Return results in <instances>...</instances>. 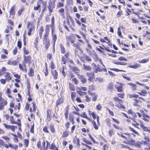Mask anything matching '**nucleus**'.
Here are the masks:
<instances>
[{"instance_id": "ddd939ff", "label": "nucleus", "mask_w": 150, "mask_h": 150, "mask_svg": "<svg viewBox=\"0 0 150 150\" xmlns=\"http://www.w3.org/2000/svg\"><path fill=\"white\" fill-rule=\"evenodd\" d=\"M55 6L54 3H53L51 0H50V1L48 3V6L50 13L51 14L53 12V9L55 8Z\"/></svg>"}, {"instance_id": "cd10ccee", "label": "nucleus", "mask_w": 150, "mask_h": 150, "mask_svg": "<svg viewBox=\"0 0 150 150\" xmlns=\"http://www.w3.org/2000/svg\"><path fill=\"white\" fill-rule=\"evenodd\" d=\"M141 128L144 131L150 133V129L148 127H146L144 126L142 122H141L139 125Z\"/></svg>"}, {"instance_id": "7c9ffc66", "label": "nucleus", "mask_w": 150, "mask_h": 150, "mask_svg": "<svg viewBox=\"0 0 150 150\" xmlns=\"http://www.w3.org/2000/svg\"><path fill=\"white\" fill-rule=\"evenodd\" d=\"M33 9L35 11H38L40 13L41 10V5L37 2V5L34 6Z\"/></svg>"}, {"instance_id": "338daca9", "label": "nucleus", "mask_w": 150, "mask_h": 150, "mask_svg": "<svg viewBox=\"0 0 150 150\" xmlns=\"http://www.w3.org/2000/svg\"><path fill=\"white\" fill-rule=\"evenodd\" d=\"M6 71V69L5 67H3L0 70V75H3L4 73V72Z\"/></svg>"}, {"instance_id": "ea45409f", "label": "nucleus", "mask_w": 150, "mask_h": 150, "mask_svg": "<svg viewBox=\"0 0 150 150\" xmlns=\"http://www.w3.org/2000/svg\"><path fill=\"white\" fill-rule=\"evenodd\" d=\"M145 113H142V119L145 121L148 122L150 119V117L148 115H146Z\"/></svg>"}, {"instance_id": "473e14b6", "label": "nucleus", "mask_w": 150, "mask_h": 150, "mask_svg": "<svg viewBox=\"0 0 150 150\" xmlns=\"http://www.w3.org/2000/svg\"><path fill=\"white\" fill-rule=\"evenodd\" d=\"M143 12V10L142 9L139 10L136 13H133L134 14L136 15L139 19H145L143 17H140V13H142Z\"/></svg>"}, {"instance_id": "412c9836", "label": "nucleus", "mask_w": 150, "mask_h": 150, "mask_svg": "<svg viewBox=\"0 0 150 150\" xmlns=\"http://www.w3.org/2000/svg\"><path fill=\"white\" fill-rule=\"evenodd\" d=\"M97 124H96V122L94 121H92V123L94 129L95 130H97L98 129V126L100 125V122L99 121V117L98 116H97Z\"/></svg>"}, {"instance_id": "2eb2a0df", "label": "nucleus", "mask_w": 150, "mask_h": 150, "mask_svg": "<svg viewBox=\"0 0 150 150\" xmlns=\"http://www.w3.org/2000/svg\"><path fill=\"white\" fill-rule=\"evenodd\" d=\"M80 59L83 62H84V61L90 62L91 61V59L89 56L85 54L82 55L80 57Z\"/></svg>"}, {"instance_id": "2f4dec72", "label": "nucleus", "mask_w": 150, "mask_h": 150, "mask_svg": "<svg viewBox=\"0 0 150 150\" xmlns=\"http://www.w3.org/2000/svg\"><path fill=\"white\" fill-rule=\"evenodd\" d=\"M58 12L63 18H65V9L64 8H60L58 10Z\"/></svg>"}, {"instance_id": "4c0bfd02", "label": "nucleus", "mask_w": 150, "mask_h": 150, "mask_svg": "<svg viewBox=\"0 0 150 150\" xmlns=\"http://www.w3.org/2000/svg\"><path fill=\"white\" fill-rule=\"evenodd\" d=\"M73 142L74 144H76L78 146H80V140L77 137H75L73 139Z\"/></svg>"}, {"instance_id": "49530a36", "label": "nucleus", "mask_w": 150, "mask_h": 150, "mask_svg": "<svg viewBox=\"0 0 150 150\" xmlns=\"http://www.w3.org/2000/svg\"><path fill=\"white\" fill-rule=\"evenodd\" d=\"M83 69L84 70L89 71L91 70V67L89 65H87L83 64Z\"/></svg>"}, {"instance_id": "c9c22d12", "label": "nucleus", "mask_w": 150, "mask_h": 150, "mask_svg": "<svg viewBox=\"0 0 150 150\" xmlns=\"http://www.w3.org/2000/svg\"><path fill=\"white\" fill-rule=\"evenodd\" d=\"M100 41L102 43H107L109 44L110 42L109 39L107 37H105L104 38H100Z\"/></svg>"}, {"instance_id": "bf43d9fd", "label": "nucleus", "mask_w": 150, "mask_h": 150, "mask_svg": "<svg viewBox=\"0 0 150 150\" xmlns=\"http://www.w3.org/2000/svg\"><path fill=\"white\" fill-rule=\"evenodd\" d=\"M77 92L79 96H81L85 95L86 94V92L82 91L80 90L77 91Z\"/></svg>"}, {"instance_id": "c85d7f7f", "label": "nucleus", "mask_w": 150, "mask_h": 150, "mask_svg": "<svg viewBox=\"0 0 150 150\" xmlns=\"http://www.w3.org/2000/svg\"><path fill=\"white\" fill-rule=\"evenodd\" d=\"M4 77L5 78V79L7 82H9L12 79V76L8 72H6L5 73Z\"/></svg>"}, {"instance_id": "e2e57ef3", "label": "nucleus", "mask_w": 150, "mask_h": 150, "mask_svg": "<svg viewBox=\"0 0 150 150\" xmlns=\"http://www.w3.org/2000/svg\"><path fill=\"white\" fill-rule=\"evenodd\" d=\"M102 71V69L101 68L99 67V65H98L97 68L94 71V72L95 73H97L98 72H101Z\"/></svg>"}, {"instance_id": "4d7b16f0", "label": "nucleus", "mask_w": 150, "mask_h": 150, "mask_svg": "<svg viewBox=\"0 0 150 150\" xmlns=\"http://www.w3.org/2000/svg\"><path fill=\"white\" fill-rule=\"evenodd\" d=\"M123 115L126 117L132 119H133V116L132 115V114H125V113H123Z\"/></svg>"}, {"instance_id": "72a5a7b5", "label": "nucleus", "mask_w": 150, "mask_h": 150, "mask_svg": "<svg viewBox=\"0 0 150 150\" xmlns=\"http://www.w3.org/2000/svg\"><path fill=\"white\" fill-rule=\"evenodd\" d=\"M51 72L54 79V80L57 79L58 77V73L57 71L56 70H52Z\"/></svg>"}, {"instance_id": "dca6fc26", "label": "nucleus", "mask_w": 150, "mask_h": 150, "mask_svg": "<svg viewBox=\"0 0 150 150\" xmlns=\"http://www.w3.org/2000/svg\"><path fill=\"white\" fill-rule=\"evenodd\" d=\"M86 74L88 77V80L90 82H92L95 78L94 74L93 72H86Z\"/></svg>"}, {"instance_id": "5fc2aeb1", "label": "nucleus", "mask_w": 150, "mask_h": 150, "mask_svg": "<svg viewBox=\"0 0 150 150\" xmlns=\"http://www.w3.org/2000/svg\"><path fill=\"white\" fill-rule=\"evenodd\" d=\"M64 2H59L57 4L56 7L57 8H60L63 7L64 6Z\"/></svg>"}, {"instance_id": "864d4df0", "label": "nucleus", "mask_w": 150, "mask_h": 150, "mask_svg": "<svg viewBox=\"0 0 150 150\" xmlns=\"http://www.w3.org/2000/svg\"><path fill=\"white\" fill-rule=\"evenodd\" d=\"M79 76V78L80 79L81 82L83 83H85L86 82L87 79L86 78H84L82 76L80 75V76Z\"/></svg>"}, {"instance_id": "c756f323", "label": "nucleus", "mask_w": 150, "mask_h": 150, "mask_svg": "<svg viewBox=\"0 0 150 150\" xmlns=\"http://www.w3.org/2000/svg\"><path fill=\"white\" fill-rule=\"evenodd\" d=\"M7 64L8 65L15 66L18 64V62L16 60L11 61V60H9L8 61Z\"/></svg>"}, {"instance_id": "774afa93", "label": "nucleus", "mask_w": 150, "mask_h": 150, "mask_svg": "<svg viewBox=\"0 0 150 150\" xmlns=\"http://www.w3.org/2000/svg\"><path fill=\"white\" fill-rule=\"evenodd\" d=\"M69 133L67 131H65L63 132V134L62 136V138H65L68 137V136L69 135Z\"/></svg>"}, {"instance_id": "79ce46f5", "label": "nucleus", "mask_w": 150, "mask_h": 150, "mask_svg": "<svg viewBox=\"0 0 150 150\" xmlns=\"http://www.w3.org/2000/svg\"><path fill=\"white\" fill-rule=\"evenodd\" d=\"M119 148L120 149H125L129 150L130 148L129 146L127 145L123 144H120L118 145Z\"/></svg>"}, {"instance_id": "680f3d73", "label": "nucleus", "mask_w": 150, "mask_h": 150, "mask_svg": "<svg viewBox=\"0 0 150 150\" xmlns=\"http://www.w3.org/2000/svg\"><path fill=\"white\" fill-rule=\"evenodd\" d=\"M88 136L89 138H90L91 140V141H92L94 144H98V142L95 141V140H94V139L92 137L91 135V134L90 133L88 134Z\"/></svg>"}, {"instance_id": "09e8293b", "label": "nucleus", "mask_w": 150, "mask_h": 150, "mask_svg": "<svg viewBox=\"0 0 150 150\" xmlns=\"http://www.w3.org/2000/svg\"><path fill=\"white\" fill-rule=\"evenodd\" d=\"M25 9L24 7H22L17 12V15L18 16H20L21 15L22 13L24 12Z\"/></svg>"}, {"instance_id": "b1692460", "label": "nucleus", "mask_w": 150, "mask_h": 150, "mask_svg": "<svg viewBox=\"0 0 150 150\" xmlns=\"http://www.w3.org/2000/svg\"><path fill=\"white\" fill-rule=\"evenodd\" d=\"M24 59L23 61L25 62L26 64L28 63L29 64H30L32 58L31 56L30 55H28L27 56L24 55Z\"/></svg>"}, {"instance_id": "052dcab7", "label": "nucleus", "mask_w": 150, "mask_h": 150, "mask_svg": "<svg viewBox=\"0 0 150 150\" xmlns=\"http://www.w3.org/2000/svg\"><path fill=\"white\" fill-rule=\"evenodd\" d=\"M12 135L13 136L14 138L13 139V140L14 141V142L16 143H17L18 142V138L17 135L16 134H14L13 133H11Z\"/></svg>"}, {"instance_id": "a19ab883", "label": "nucleus", "mask_w": 150, "mask_h": 150, "mask_svg": "<svg viewBox=\"0 0 150 150\" xmlns=\"http://www.w3.org/2000/svg\"><path fill=\"white\" fill-rule=\"evenodd\" d=\"M14 76L16 78L15 79V81L16 82L20 83L21 82V76L19 75L18 74H16L14 75Z\"/></svg>"}, {"instance_id": "7ed1b4c3", "label": "nucleus", "mask_w": 150, "mask_h": 150, "mask_svg": "<svg viewBox=\"0 0 150 150\" xmlns=\"http://www.w3.org/2000/svg\"><path fill=\"white\" fill-rule=\"evenodd\" d=\"M27 27L28 29V35L29 36H30L32 34V33L34 32L35 31V25L30 22H28Z\"/></svg>"}, {"instance_id": "8fccbe9b", "label": "nucleus", "mask_w": 150, "mask_h": 150, "mask_svg": "<svg viewBox=\"0 0 150 150\" xmlns=\"http://www.w3.org/2000/svg\"><path fill=\"white\" fill-rule=\"evenodd\" d=\"M138 93L141 96H145L147 94V92L145 90L143 89L141 91V92H138Z\"/></svg>"}, {"instance_id": "5701e85b", "label": "nucleus", "mask_w": 150, "mask_h": 150, "mask_svg": "<svg viewBox=\"0 0 150 150\" xmlns=\"http://www.w3.org/2000/svg\"><path fill=\"white\" fill-rule=\"evenodd\" d=\"M143 144V142L139 141L136 142L135 140L134 139L133 142H132L131 145L134 146L136 147L140 148L141 146Z\"/></svg>"}, {"instance_id": "6ab92c4d", "label": "nucleus", "mask_w": 150, "mask_h": 150, "mask_svg": "<svg viewBox=\"0 0 150 150\" xmlns=\"http://www.w3.org/2000/svg\"><path fill=\"white\" fill-rule=\"evenodd\" d=\"M83 51L81 48L79 49H75V56H78L80 58L81 56L83 54Z\"/></svg>"}, {"instance_id": "e433bc0d", "label": "nucleus", "mask_w": 150, "mask_h": 150, "mask_svg": "<svg viewBox=\"0 0 150 150\" xmlns=\"http://www.w3.org/2000/svg\"><path fill=\"white\" fill-rule=\"evenodd\" d=\"M63 102V99L62 97H60L56 101V106L58 107L59 105L61 104Z\"/></svg>"}, {"instance_id": "423d86ee", "label": "nucleus", "mask_w": 150, "mask_h": 150, "mask_svg": "<svg viewBox=\"0 0 150 150\" xmlns=\"http://www.w3.org/2000/svg\"><path fill=\"white\" fill-rule=\"evenodd\" d=\"M3 93L0 92V110L4 109V106L6 105L8 103L7 101L2 97Z\"/></svg>"}, {"instance_id": "0eeeda50", "label": "nucleus", "mask_w": 150, "mask_h": 150, "mask_svg": "<svg viewBox=\"0 0 150 150\" xmlns=\"http://www.w3.org/2000/svg\"><path fill=\"white\" fill-rule=\"evenodd\" d=\"M138 99H134L133 105L140 107L142 105V100L145 101L144 99L141 97H138Z\"/></svg>"}, {"instance_id": "4468645a", "label": "nucleus", "mask_w": 150, "mask_h": 150, "mask_svg": "<svg viewBox=\"0 0 150 150\" xmlns=\"http://www.w3.org/2000/svg\"><path fill=\"white\" fill-rule=\"evenodd\" d=\"M66 39L67 41H69L71 44L74 43L76 40V38L73 34H71L68 36H66Z\"/></svg>"}, {"instance_id": "0e129e2a", "label": "nucleus", "mask_w": 150, "mask_h": 150, "mask_svg": "<svg viewBox=\"0 0 150 150\" xmlns=\"http://www.w3.org/2000/svg\"><path fill=\"white\" fill-rule=\"evenodd\" d=\"M23 142L25 146L26 147H27L29 143V139H24Z\"/></svg>"}, {"instance_id": "393cba45", "label": "nucleus", "mask_w": 150, "mask_h": 150, "mask_svg": "<svg viewBox=\"0 0 150 150\" xmlns=\"http://www.w3.org/2000/svg\"><path fill=\"white\" fill-rule=\"evenodd\" d=\"M144 141H142L143 144L144 145H150V139L149 137L148 136H145L144 137Z\"/></svg>"}, {"instance_id": "9b49d317", "label": "nucleus", "mask_w": 150, "mask_h": 150, "mask_svg": "<svg viewBox=\"0 0 150 150\" xmlns=\"http://www.w3.org/2000/svg\"><path fill=\"white\" fill-rule=\"evenodd\" d=\"M26 64L25 62L23 61L22 63L19 64L18 66L19 69L22 72L25 73H27V71Z\"/></svg>"}, {"instance_id": "20e7f679", "label": "nucleus", "mask_w": 150, "mask_h": 150, "mask_svg": "<svg viewBox=\"0 0 150 150\" xmlns=\"http://www.w3.org/2000/svg\"><path fill=\"white\" fill-rule=\"evenodd\" d=\"M113 100L115 101L116 103H115V106L119 108H122L124 109H125V106L122 105L121 103L123 102L122 100L120 99L118 97L115 96L113 98Z\"/></svg>"}, {"instance_id": "a878e982", "label": "nucleus", "mask_w": 150, "mask_h": 150, "mask_svg": "<svg viewBox=\"0 0 150 150\" xmlns=\"http://www.w3.org/2000/svg\"><path fill=\"white\" fill-rule=\"evenodd\" d=\"M16 6H12L9 11V15L10 16H13L12 18L13 19L14 18V16L15 15L16 12H15Z\"/></svg>"}, {"instance_id": "bb28decb", "label": "nucleus", "mask_w": 150, "mask_h": 150, "mask_svg": "<svg viewBox=\"0 0 150 150\" xmlns=\"http://www.w3.org/2000/svg\"><path fill=\"white\" fill-rule=\"evenodd\" d=\"M127 85L129 86L130 88L133 91H135L137 90V86L135 84L130 82L127 84Z\"/></svg>"}, {"instance_id": "9d476101", "label": "nucleus", "mask_w": 150, "mask_h": 150, "mask_svg": "<svg viewBox=\"0 0 150 150\" xmlns=\"http://www.w3.org/2000/svg\"><path fill=\"white\" fill-rule=\"evenodd\" d=\"M83 141L85 143H81V144L87 147L88 149L91 150L92 149V147L88 145H92V142L89 140H88L85 138L83 139Z\"/></svg>"}, {"instance_id": "c03bdc74", "label": "nucleus", "mask_w": 150, "mask_h": 150, "mask_svg": "<svg viewBox=\"0 0 150 150\" xmlns=\"http://www.w3.org/2000/svg\"><path fill=\"white\" fill-rule=\"evenodd\" d=\"M37 2L42 6L47 5V1L46 0H38Z\"/></svg>"}, {"instance_id": "aec40b11", "label": "nucleus", "mask_w": 150, "mask_h": 150, "mask_svg": "<svg viewBox=\"0 0 150 150\" xmlns=\"http://www.w3.org/2000/svg\"><path fill=\"white\" fill-rule=\"evenodd\" d=\"M5 148L6 149H8L9 147H10L11 149H17L18 148V146L17 144L14 145L11 143H9L8 144H6L5 145Z\"/></svg>"}, {"instance_id": "13d9d810", "label": "nucleus", "mask_w": 150, "mask_h": 150, "mask_svg": "<svg viewBox=\"0 0 150 150\" xmlns=\"http://www.w3.org/2000/svg\"><path fill=\"white\" fill-rule=\"evenodd\" d=\"M37 146L38 148L40 150H43V148L41 146V141L40 139L37 142Z\"/></svg>"}, {"instance_id": "a211bd4d", "label": "nucleus", "mask_w": 150, "mask_h": 150, "mask_svg": "<svg viewBox=\"0 0 150 150\" xmlns=\"http://www.w3.org/2000/svg\"><path fill=\"white\" fill-rule=\"evenodd\" d=\"M3 125L4 127L8 130L11 129V131L13 132L15 131V128H17V127L16 126H14L13 125H8L6 123H4Z\"/></svg>"}, {"instance_id": "6e6d98bb", "label": "nucleus", "mask_w": 150, "mask_h": 150, "mask_svg": "<svg viewBox=\"0 0 150 150\" xmlns=\"http://www.w3.org/2000/svg\"><path fill=\"white\" fill-rule=\"evenodd\" d=\"M76 94V93L75 92H71V98L73 101H74L75 100Z\"/></svg>"}, {"instance_id": "1a4fd4ad", "label": "nucleus", "mask_w": 150, "mask_h": 150, "mask_svg": "<svg viewBox=\"0 0 150 150\" xmlns=\"http://www.w3.org/2000/svg\"><path fill=\"white\" fill-rule=\"evenodd\" d=\"M64 56H62L61 59L62 64H65L67 60L69 59L70 53L68 52L64 54Z\"/></svg>"}, {"instance_id": "39448f33", "label": "nucleus", "mask_w": 150, "mask_h": 150, "mask_svg": "<svg viewBox=\"0 0 150 150\" xmlns=\"http://www.w3.org/2000/svg\"><path fill=\"white\" fill-rule=\"evenodd\" d=\"M100 138L102 139L103 142H99V144L100 146H102L103 150H108L109 146V144L108 143L107 141L104 139L103 137L101 136Z\"/></svg>"}, {"instance_id": "603ef678", "label": "nucleus", "mask_w": 150, "mask_h": 150, "mask_svg": "<svg viewBox=\"0 0 150 150\" xmlns=\"http://www.w3.org/2000/svg\"><path fill=\"white\" fill-rule=\"evenodd\" d=\"M140 67V64L137 63H135L134 64L129 66L130 67L134 69H137L139 67Z\"/></svg>"}, {"instance_id": "3c124183", "label": "nucleus", "mask_w": 150, "mask_h": 150, "mask_svg": "<svg viewBox=\"0 0 150 150\" xmlns=\"http://www.w3.org/2000/svg\"><path fill=\"white\" fill-rule=\"evenodd\" d=\"M69 88L71 91H74L75 90V86L73 83L70 82L69 83Z\"/></svg>"}, {"instance_id": "6e6552de", "label": "nucleus", "mask_w": 150, "mask_h": 150, "mask_svg": "<svg viewBox=\"0 0 150 150\" xmlns=\"http://www.w3.org/2000/svg\"><path fill=\"white\" fill-rule=\"evenodd\" d=\"M69 19L71 22V24L70 23L68 19H67V24L69 26V27L73 31H75V29L74 28V27L75 26V22L73 18L70 16L69 17Z\"/></svg>"}, {"instance_id": "37998d69", "label": "nucleus", "mask_w": 150, "mask_h": 150, "mask_svg": "<svg viewBox=\"0 0 150 150\" xmlns=\"http://www.w3.org/2000/svg\"><path fill=\"white\" fill-rule=\"evenodd\" d=\"M49 128L51 132L52 133H54L55 132V130L54 128V125L52 123H51L50 124L49 126Z\"/></svg>"}, {"instance_id": "de8ad7c7", "label": "nucleus", "mask_w": 150, "mask_h": 150, "mask_svg": "<svg viewBox=\"0 0 150 150\" xmlns=\"http://www.w3.org/2000/svg\"><path fill=\"white\" fill-rule=\"evenodd\" d=\"M114 87L113 83H109L107 87V89L109 90L111 92H112Z\"/></svg>"}, {"instance_id": "69168bd1", "label": "nucleus", "mask_w": 150, "mask_h": 150, "mask_svg": "<svg viewBox=\"0 0 150 150\" xmlns=\"http://www.w3.org/2000/svg\"><path fill=\"white\" fill-rule=\"evenodd\" d=\"M129 98H137L139 97V96L137 94H130L129 95Z\"/></svg>"}, {"instance_id": "f3484780", "label": "nucleus", "mask_w": 150, "mask_h": 150, "mask_svg": "<svg viewBox=\"0 0 150 150\" xmlns=\"http://www.w3.org/2000/svg\"><path fill=\"white\" fill-rule=\"evenodd\" d=\"M70 69L75 73L77 76H80L79 73L80 71L79 69L77 67L75 66H69Z\"/></svg>"}, {"instance_id": "f03ea898", "label": "nucleus", "mask_w": 150, "mask_h": 150, "mask_svg": "<svg viewBox=\"0 0 150 150\" xmlns=\"http://www.w3.org/2000/svg\"><path fill=\"white\" fill-rule=\"evenodd\" d=\"M119 136L124 139L123 143L126 144L131 145L132 142H133L134 139L132 137V135L135 137V135L133 133L130 134L128 133L120 134H118Z\"/></svg>"}, {"instance_id": "58836bf2", "label": "nucleus", "mask_w": 150, "mask_h": 150, "mask_svg": "<svg viewBox=\"0 0 150 150\" xmlns=\"http://www.w3.org/2000/svg\"><path fill=\"white\" fill-rule=\"evenodd\" d=\"M59 45L61 53L62 54L65 53H66V49L64 45L62 43H60Z\"/></svg>"}, {"instance_id": "4be33fe9", "label": "nucleus", "mask_w": 150, "mask_h": 150, "mask_svg": "<svg viewBox=\"0 0 150 150\" xmlns=\"http://www.w3.org/2000/svg\"><path fill=\"white\" fill-rule=\"evenodd\" d=\"M96 90V87L93 85H92L89 86V90L88 91V94L90 95H94L95 92H92L93 91H95Z\"/></svg>"}, {"instance_id": "f704fd0d", "label": "nucleus", "mask_w": 150, "mask_h": 150, "mask_svg": "<svg viewBox=\"0 0 150 150\" xmlns=\"http://www.w3.org/2000/svg\"><path fill=\"white\" fill-rule=\"evenodd\" d=\"M35 68V67H34ZM34 68L30 67L29 69V71L28 73V75L30 77H32L34 75Z\"/></svg>"}, {"instance_id": "f257e3e1", "label": "nucleus", "mask_w": 150, "mask_h": 150, "mask_svg": "<svg viewBox=\"0 0 150 150\" xmlns=\"http://www.w3.org/2000/svg\"><path fill=\"white\" fill-rule=\"evenodd\" d=\"M55 19L54 16L51 19V23L50 25L47 24L45 26V29L44 34L42 37L43 33L44 31V27L42 25L40 26L39 29L38 34L40 38L42 39L44 47L46 50H47L49 48L50 45V41L49 38L50 33V27L51 30V34L52 42L53 43V50L54 52H55V46L56 40L57 39V35L55 33Z\"/></svg>"}, {"instance_id": "a18cd8bd", "label": "nucleus", "mask_w": 150, "mask_h": 150, "mask_svg": "<svg viewBox=\"0 0 150 150\" xmlns=\"http://www.w3.org/2000/svg\"><path fill=\"white\" fill-rule=\"evenodd\" d=\"M99 47L100 48L96 47V50L99 51L100 53H102L103 54H105V52L104 51V49L101 46H99Z\"/></svg>"}, {"instance_id": "f8f14e48", "label": "nucleus", "mask_w": 150, "mask_h": 150, "mask_svg": "<svg viewBox=\"0 0 150 150\" xmlns=\"http://www.w3.org/2000/svg\"><path fill=\"white\" fill-rule=\"evenodd\" d=\"M117 84L115 86V87L117 91L118 92H122L123 91V86L124 84L119 82H117Z\"/></svg>"}]
</instances>
